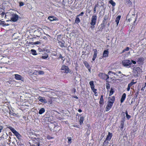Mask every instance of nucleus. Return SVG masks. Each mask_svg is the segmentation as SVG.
<instances>
[{"label":"nucleus","mask_w":146,"mask_h":146,"mask_svg":"<svg viewBox=\"0 0 146 146\" xmlns=\"http://www.w3.org/2000/svg\"><path fill=\"white\" fill-rule=\"evenodd\" d=\"M29 143L31 146H39L42 144V140L40 138H35L31 140Z\"/></svg>","instance_id":"obj_1"},{"label":"nucleus","mask_w":146,"mask_h":146,"mask_svg":"<svg viewBox=\"0 0 146 146\" xmlns=\"http://www.w3.org/2000/svg\"><path fill=\"white\" fill-rule=\"evenodd\" d=\"M7 127L10 129L11 131L15 134L18 139H19L21 137V135L14 128L11 126L8 127Z\"/></svg>","instance_id":"obj_2"},{"label":"nucleus","mask_w":146,"mask_h":146,"mask_svg":"<svg viewBox=\"0 0 146 146\" xmlns=\"http://www.w3.org/2000/svg\"><path fill=\"white\" fill-rule=\"evenodd\" d=\"M122 64L124 66H129L131 64V62L128 60H123L122 62Z\"/></svg>","instance_id":"obj_3"},{"label":"nucleus","mask_w":146,"mask_h":146,"mask_svg":"<svg viewBox=\"0 0 146 146\" xmlns=\"http://www.w3.org/2000/svg\"><path fill=\"white\" fill-rule=\"evenodd\" d=\"M97 16L96 15H93L90 24L91 25H95L96 24L97 19Z\"/></svg>","instance_id":"obj_4"},{"label":"nucleus","mask_w":146,"mask_h":146,"mask_svg":"<svg viewBox=\"0 0 146 146\" xmlns=\"http://www.w3.org/2000/svg\"><path fill=\"white\" fill-rule=\"evenodd\" d=\"M61 70L62 72L65 73H68L70 71L68 67L66 66L63 65L62 66L61 68Z\"/></svg>","instance_id":"obj_5"},{"label":"nucleus","mask_w":146,"mask_h":146,"mask_svg":"<svg viewBox=\"0 0 146 146\" xmlns=\"http://www.w3.org/2000/svg\"><path fill=\"white\" fill-rule=\"evenodd\" d=\"M98 76L100 78L105 80H106L109 78L108 75L102 73H100L99 74Z\"/></svg>","instance_id":"obj_6"},{"label":"nucleus","mask_w":146,"mask_h":146,"mask_svg":"<svg viewBox=\"0 0 146 146\" xmlns=\"http://www.w3.org/2000/svg\"><path fill=\"white\" fill-rule=\"evenodd\" d=\"M18 15L16 14H12L11 17V20L13 22H16L18 19Z\"/></svg>","instance_id":"obj_7"},{"label":"nucleus","mask_w":146,"mask_h":146,"mask_svg":"<svg viewBox=\"0 0 146 146\" xmlns=\"http://www.w3.org/2000/svg\"><path fill=\"white\" fill-rule=\"evenodd\" d=\"M89 84L90 86V87L93 92L96 94V89L94 88V82L93 81H91L89 82Z\"/></svg>","instance_id":"obj_8"},{"label":"nucleus","mask_w":146,"mask_h":146,"mask_svg":"<svg viewBox=\"0 0 146 146\" xmlns=\"http://www.w3.org/2000/svg\"><path fill=\"white\" fill-rule=\"evenodd\" d=\"M141 69L139 67L133 68V72L136 75H137L140 72Z\"/></svg>","instance_id":"obj_9"},{"label":"nucleus","mask_w":146,"mask_h":146,"mask_svg":"<svg viewBox=\"0 0 146 146\" xmlns=\"http://www.w3.org/2000/svg\"><path fill=\"white\" fill-rule=\"evenodd\" d=\"M108 105L106 107V111H109L111 108L113 103L111 102H108Z\"/></svg>","instance_id":"obj_10"},{"label":"nucleus","mask_w":146,"mask_h":146,"mask_svg":"<svg viewBox=\"0 0 146 146\" xmlns=\"http://www.w3.org/2000/svg\"><path fill=\"white\" fill-rule=\"evenodd\" d=\"M15 78L17 80H21L22 81H24L23 78L19 74H15Z\"/></svg>","instance_id":"obj_11"},{"label":"nucleus","mask_w":146,"mask_h":146,"mask_svg":"<svg viewBox=\"0 0 146 146\" xmlns=\"http://www.w3.org/2000/svg\"><path fill=\"white\" fill-rule=\"evenodd\" d=\"M37 98L39 101L42 103H47V100L44 97L39 96Z\"/></svg>","instance_id":"obj_12"},{"label":"nucleus","mask_w":146,"mask_h":146,"mask_svg":"<svg viewBox=\"0 0 146 146\" xmlns=\"http://www.w3.org/2000/svg\"><path fill=\"white\" fill-rule=\"evenodd\" d=\"M94 51V55L93 56L92 60L93 61H94L95 59L97 56V55L98 53V52L96 49H94L93 50Z\"/></svg>","instance_id":"obj_13"},{"label":"nucleus","mask_w":146,"mask_h":146,"mask_svg":"<svg viewBox=\"0 0 146 146\" xmlns=\"http://www.w3.org/2000/svg\"><path fill=\"white\" fill-rule=\"evenodd\" d=\"M48 19L50 21H58V19L54 16H49L48 18Z\"/></svg>","instance_id":"obj_14"},{"label":"nucleus","mask_w":146,"mask_h":146,"mask_svg":"<svg viewBox=\"0 0 146 146\" xmlns=\"http://www.w3.org/2000/svg\"><path fill=\"white\" fill-rule=\"evenodd\" d=\"M33 74H38L40 75H43L44 74V71H42L39 70L38 71H35L33 72Z\"/></svg>","instance_id":"obj_15"},{"label":"nucleus","mask_w":146,"mask_h":146,"mask_svg":"<svg viewBox=\"0 0 146 146\" xmlns=\"http://www.w3.org/2000/svg\"><path fill=\"white\" fill-rule=\"evenodd\" d=\"M108 102H111V103H113L115 101V97L114 96H113L111 97H109L108 98Z\"/></svg>","instance_id":"obj_16"},{"label":"nucleus","mask_w":146,"mask_h":146,"mask_svg":"<svg viewBox=\"0 0 146 146\" xmlns=\"http://www.w3.org/2000/svg\"><path fill=\"white\" fill-rule=\"evenodd\" d=\"M126 96V94L125 93H124L122 95L121 99V103H123L125 100Z\"/></svg>","instance_id":"obj_17"},{"label":"nucleus","mask_w":146,"mask_h":146,"mask_svg":"<svg viewBox=\"0 0 146 146\" xmlns=\"http://www.w3.org/2000/svg\"><path fill=\"white\" fill-rule=\"evenodd\" d=\"M2 60L3 62L4 63H7V62L9 61V59L8 57H4L2 58Z\"/></svg>","instance_id":"obj_18"},{"label":"nucleus","mask_w":146,"mask_h":146,"mask_svg":"<svg viewBox=\"0 0 146 146\" xmlns=\"http://www.w3.org/2000/svg\"><path fill=\"white\" fill-rule=\"evenodd\" d=\"M112 136V134L110 132L108 133V134L106 139V140L110 141L111 139Z\"/></svg>","instance_id":"obj_19"},{"label":"nucleus","mask_w":146,"mask_h":146,"mask_svg":"<svg viewBox=\"0 0 146 146\" xmlns=\"http://www.w3.org/2000/svg\"><path fill=\"white\" fill-rule=\"evenodd\" d=\"M121 16L120 15H118L116 17V20H115V22L116 23L117 25V26L118 25V24L119 22V21L121 18Z\"/></svg>","instance_id":"obj_20"},{"label":"nucleus","mask_w":146,"mask_h":146,"mask_svg":"<svg viewBox=\"0 0 146 146\" xmlns=\"http://www.w3.org/2000/svg\"><path fill=\"white\" fill-rule=\"evenodd\" d=\"M84 120V117L83 116L80 117L79 119V123L80 125H82Z\"/></svg>","instance_id":"obj_21"},{"label":"nucleus","mask_w":146,"mask_h":146,"mask_svg":"<svg viewBox=\"0 0 146 146\" xmlns=\"http://www.w3.org/2000/svg\"><path fill=\"white\" fill-rule=\"evenodd\" d=\"M48 57V55L46 53H44L41 56V58L43 59L47 58Z\"/></svg>","instance_id":"obj_22"},{"label":"nucleus","mask_w":146,"mask_h":146,"mask_svg":"<svg viewBox=\"0 0 146 146\" xmlns=\"http://www.w3.org/2000/svg\"><path fill=\"white\" fill-rule=\"evenodd\" d=\"M109 52L107 50H105L103 53V56L104 57H107L108 56Z\"/></svg>","instance_id":"obj_23"},{"label":"nucleus","mask_w":146,"mask_h":146,"mask_svg":"<svg viewBox=\"0 0 146 146\" xmlns=\"http://www.w3.org/2000/svg\"><path fill=\"white\" fill-rule=\"evenodd\" d=\"M134 81L135 80L134 79L132 80L131 82L128 85L131 87L134 84H136L137 82H134Z\"/></svg>","instance_id":"obj_24"},{"label":"nucleus","mask_w":146,"mask_h":146,"mask_svg":"<svg viewBox=\"0 0 146 146\" xmlns=\"http://www.w3.org/2000/svg\"><path fill=\"white\" fill-rule=\"evenodd\" d=\"M45 111L44 109L43 108H41L39 111V113L40 114H41L44 113Z\"/></svg>","instance_id":"obj_25"},{"label":"nucleus","mask_w":146,"mask_h":146,"mask_svg":"<svg viewBox=\"0 0 146 146\" xmlns=\"http://www.w3.org/2000/svg\"><path fill=\"white\" fill-rule=\"evenodd\" d=\"M104 103V100L103 98V96L102 95L100 99L99 103L100 104H103Z\"/></svg>","instance_id":"obj_26"},{"label":"nucleus","mask_w":146,"mask_h":146,"mask_svg":"<svg viewBox=\"0 0 146 146\" xmlns=\"http://www.w3.org/2000/svg\"><path fill=\"white\" fill-rule=\"evenodd\" d=\"M144 59L143 58H139L137 59V62L140 63L143 62Z\"/></svg>","instance_id":"obj_27"},{"label":"nucleus","mask_w":146,"mask_h":146,"mask_svg":"<svg viewBox=\"0 0 146 146\" xmlns=\"http://www.w3.org/2000/svg\"><path fill=\"white\" fill-rule=\"evenodd\" d=\"M84 64L86 66L88 69H89L90 68V67L88 63L86 62H84Z\"/></svg>","instance_id":"obj_28"},{"label":"nucleus","mask_w":146,"mask_h":146,"mask_svg":"<svg viewBox=\"0 0 146 146\" xmlns=\"http://www.w3.org/2000/svg\"><path fill=\"white\" fill-rule=\"evenodd\" d=\"M109 3L111 4L113 6H114L115 5V3L112 0H110L109 1Z\"/></svg>","instance_id":"obj_29"},{"label":"nucleus","mask_w":146,"mask_h":146,"mask_svg":"<svg viewBox=\"0 0 146 146\" xmlns=\"http://www.w3.org/2000/svg\"><path fill=\"white\" fill-rule=\"evenodd\" d=\"M67 139L68 140V143L69 144H70L72 142V138L71 137H68Z\"/></svg>","instance_id":"obj_30"},{"label":"nucleus","mask_w":146,"mask_h":146,"mask_svg":"<svg viewBox=\"0 0 146 146\" xmlns=\"http://www.w3.org/2000/svg\"><path fill=\"white\" fill-rule=\"evenodd\" d=\"M114 92V91L113 89L112 88H111V90L110 91V93L109 94V96H111L112 95L113 93Z\"/></svg>","instance_id":"obj_31"},{"label":"nucleus","mask_w":146,"mask_h":146,"mask_svg":"<svg viewBox=\"0 0 146 146\" xmlns=\"http://www.w3.org/2000/svg\"><path fill=\"white\" fill-rule=\"evenodd\" d=\"M80 19L77 16V17L76 18L75 22L76 23H78L80 22Z\"/></svg>","instance_id":"obj_32"},{"label":"nucleus","mask_w":146,"mask_h":146,"mask_svg":"<svg viewBox=\"0 0 146 146\" xmlns=\"http://www.w3.org/2000/svg\"><path fill=\"white\" fill-rule=\"evenodd\" d=\"M31 51L33 54L34 55H36L37 54H36V51L35 50L33 49H32Z\"/></svg>","instance_id":"obj_33"},{"label":"nucleus","mask_w":146,"mask_h":146,"mask_svg":"<svg viewBox=\"0 0 146 146\" xmlns=\"http://www.w3.org/2000/svg\"><path fill=\"white\" fill-rule=\"evenodd\" d=\"M108 141H105L103 143V146H108Z\"/></svg>","instance_id":"obj_34"},{"label":"nucleus","mask_w":146,"mask_h":146,"mask_svg":"<svg viewBox=\"0 0 146 146\" xmlns=\"http://www.w3.org/2000/svg\"><path fill=\"white\" fill-rule=\"evenodd\" d=\"M129 49V48L128 47H127L126 48L123 49V50L122 51L121 53H123L124 52L126 51H128Z\"/></svg>","instance_id":"obj_35"},{"label":"nucleus","mask_w":146,"mask_h":146,"mask_svg":"<svg viewBox=\"0 0 146 146\" xmlns=\"http://www.w3.org/2000/svg\"><path fill=\"white\" fill-rule=\"evenodd\" d=\"M59 44L61 47H62L64 46V44L61 42H59Z\"/></svg>","instance_id":"obj_36"},{"label":"nucleus","mask_w":146,"mask_h":146,"mask_svg":"<svg viewBox=\"0 0 146 146\" xmlns=\"http://www.w3.org/2000/svg\"><path fill=\"white\" fill-rule=\"evenodd\" d=\"M13 82L12 80H9L6 82V83L7 84H10L12 83Z\"/></svg>","instance_id":"obj_37"},{"label":"nucleus","mask_w":146,"mask_h":146,"mask_svg":"<svg viewBox=\"0 0 146 146\" xmlns=\"http://www.w3.org/2000/svg\"><path fill=\"white\" fill-rule=\"evenodd\" d=\"M19 6L20 7L23 6L24 5V3L22 2H19Z\"/></svg>","instance_id":"obj_38"},{"label":"nucleus","mask_w":146,"mask_h":146,"mask_svg":"<svg viewBox=\"0 0 146 146\" xmlns=\"http://www.w3.org/2000/svg\"><path fill=\"white\" fill-rule=\"evenodd\" d=\"M60 58H61L62 60H63V61L64 60V59H63V56L61 55V54H60L59 55V57Z\"/></svg>","instance_id":"obj_39"},{"label":"nucleus","mask_w":146,"mask_h":146,"mask_svg":"<svg viewBox=\"0 0 146 146\" xmlns=\"http://www.w3.org/2000/svg\"><path fill=\"white\" fill-rule=\"evenodd\" d=\"M108 19V17L107 16L105 15L104 17V21H106V20H107Z\"/></svg>","instance_id":"obj_40"},{"label":"nucleus","mask_w":146,"mask_h":146,"mask_svg":"<svg viewBox=\"0 0 146 146\" xmlns=\"http://www.w3.org/2000/svg\"><path fill=\"white\" fill-rule=\"evenodd\" d=\"M84 14V13L83 12H82L80 14L77 16V17L79 16H82Z\"/></svg>","instance_id":"obj_41"},{"label":"nucleus","mask_w":146,"mask_h":146,"mask_svg":"<svg viewBox=\"0 0 146 146\" xmlns=\"http://www.w3.org/2000/svg\"><path fill=\"white\" fill-rule=\"evenodd\" d=\"M6 24L4 21H3L1 22V24L3 26H5Z\"/></svg>","instance_id":"obj_42"},{"label":"nucleus","mask_w":146,"mask_h":146,"mask_svg":"<svg viewBox=\"0 0 146 146\" xmlns=\"http://www.w3.org/2000/svg\"><path fill=\"white\" fill-rule=\"evenodd\" d=\"M40 43V42L39 41H37V42H34V44H39Z\"/></svg>","instance_id":"obj_43"},{"label":"nucleus","mask_w":146,"mask_h":146,"mask_svg":"<svg viewBox=\"0 0 146 146\" xmlns=\"http://www.w3.org/2000/svg\"><path fill=\"white\" fill-rule=\"evenodd\" d=\"M130 87H131V86H129L128 85L127 88V91H129L130 89Z\"/></svg>","instance_id":"obj_44"},{"label":"nucleus","mask_w":146,"mask_h":146,"mask_svg":"<svg viewBox=\"0 0 146 146\" xmlns=\"http://www.w3.org/2000/svg\"><path fill=\"white\" fill-rule=\"evenodd\" d=\"M126 117H127V118L128 119H129L130 117H131V116L129 115H126Z\"/></svg>","instance_id":"obj_45"},{"label":"nucleus","mask_w":146,"mask_h":146,"mask_svg":"<svg viewBox=\"0 0 146 146\" xmlns=\"http://www.w3.org/2000/svg\"><path fill=\"white\" fill-rule=\"evenodd\" d=\"M106 88L107 89H110V86L109 84H108V85H107Z\"/></svg>","instance_id":"obj_46"},{"label":"nucleus","mask_w":146,"mask_h":146,"mask_svg":"<svg viewBox=\"0 0 146 146\" xmlns=\"http://www.w3.org/2000/svg\"><path fill=\"white\" fill-rule=\"evenodd\" d=\"M131 63L132 62L133 64H135L136 63V61L133 60H131Z\"/></svg>","instance_id":"obj_47"},{"label":"nucleus","mask_w":146,"mask_h":146,"mask_svg":"<svg viewBox=\"0 0 146 146\" xmlns=\"http://www.w3.org/2000/svg\"><path fill=\"white\" fill-rule=\"evenodd\" d=\"M3 127L2 126H0V133L1 132V130L3 129Z\"/></svg>","instance_id":"obj_48"},{"label":"nucleus","mask_w":146,"mask_h":146,"mask_svg":"<svg viewBox=\"0 0 146 146\" xmlns=\"http://www.w3.org/2000/svg\"><path fill=\"white\" fill-rule=\"evenodd\" d=\"M94 25H92V26L90 27L92 30H93L94 28Z\"/></svg>","instance_id":"obj_49"},{"label":"nucleus","mask_w":146,"mask_h":146,"mask_svg":"<svg viewBox=\"0 0 146 146\" xmlns=\"http://www.w3.org/2000/svg\"><path fill=\"white\" fill-rule=\"evenodd\" d=\"M145 86H144V87H143L141 89V90H144V89L145 88Z\"/></svg>","instance_id":"obj_50"},{"label":"nucleus","mask_w":146,"mask_h":146,"mask_svg":"<svg viewBox=\"0 0 146 146\" xmlns=\"http://www.w3.org/2000/svg\"><path fill=\"white\" fill-rule=\"evenodd\" d=\"M78 111L79 112H81L82 111V110L81 109H79L78 110Z\"/></svg>","instance_id":"obj_51"},{"label":"nucleus","mask_w":146,"mask_h":146,"mask_svg":"<svg viewBox=\"0 0 146 146\" xmlns=\"http://www.w3.org/2000/svg\"><path fill=\"white\" fill-rule=\"evenodd\" d=\"M125 114H126V115H128V113H127V111H126V112H125Z\"/></svg>","instance_id":"obj_52"},{"label":"nucleus","mask_w":146,"mask_h":146,"mask_svg":"<svg viewBox=\"0 0 146 146\" xmlns=\"http://www.w3.org/2000/svg\"><path fill=\"white\" fill-rule=\"evenodd\" d=\"M19 145H20V146H23L24 145H23V144H19Z\"/></svg>","instance_id":"obj_53"},{"label":"nucleus","mask_w":146,"mask_h":146,"mask_svg":"<svg viewBox=\"0 0 146 146\" xmlns=\"http://www.w3.org/2000/svg\"><path fill=\"white\" fill-rule=\"evenodd\" d=\"M74 97L75 98H76V99H78V97L77 96H74Z\"/></svg>","instance_id":"obj_54"},{"label":"nucleus","mask_w":146,"mask_h":146,"mask_svg":"<svg viewBox=\"0 0 146 146\" xmlns=\"http://www.w3.org/2000/svg\"><path fill=\"white\" fill-rule=\"evenodd\" d=\"M9 25L8 24V23H7V24H6L5 25V26H8Z\"/></svg>","instance_id":"obj_55"},{"label":"nucleus","mask_w":146,"mask_h":146,"mask_svg":"<svg viewBox=\"0 0 146 146\" xmlns=\"http://www.w3.org/2000/svg\"><path fill=\"white\" fill-rule=\"evenodd\" d=\"M94 12L95 13V12L96 11V9L95 7L94 8Z\"/></svg>","instance_id":"obj_56"},{"label":"nucleus","mask_w":146,"mask_h":146,"mask_svg":"<svg viewBox=\"0 0 146 146\" xmlns=\"http://www.w3.org/2000/svg\"><path fill=\"white\" fill-rule=\"evenodd\" d=\"M111 71H109V72H108V74H110V73H111Z\"/></svg>","instance_id":"obj_57"},{"label":"nucleus","mask_w":146,"mask_h":146,"mask_svg":"<svg viewBox=\"0 0 146 146\" xmlns=\"http://www.w3.org/2000/svg\"><path fill=\"white\" fill-rule=\"evenodd\" d=\"M121 72L120 71H119V74H121Z\"/></svg>","instance_id":"obj_58"},{"label":"nucleus","mask_w":146,"mask_h":146,"mask_svg":"<svg viewBox=\"0 0 146 146\" xmlns=\"http://www.w3.org/2000/svg\"><path fill=\"white\" fill-rule=\"evenodd\" d=\"M128 20V21H129V22H130V19H129Z\"/></svg>","instance_id":"obj_59"},{"label":"nucleus","mask_w":146,"mask_h":146,"mask_svg":"<svg viewBox=\"0 0 146 146\" xmlns=\"http://www.w3.org/2000/svg\"><path fill=\"white\" fill-rule=\"evenodd\" d=\"M45 38H46V37H45V36L44 37V39H45Z\"/></svg>","instance_id":"obj_60"},{"label":"nucleus","mask_w":146,"mask_h":146,"mask_svg":"<svg viewBox=\"0 0 146 146\" xmlns=\"http://www.w3.org/2000/svg\"><path fill=\"white\" fill-rule=\"evenodd\" d=\"M145 86H146V83H145Z\"/></svg>","instance_id":"obj_61"},{"label":"nucleus","mask_w":146,"mask_h":146,"mask_svg":"<svg viewBox=\"0 0 146 146\" xmlns=\"http://www.w3.org/2000/svg\"><path fill=\"white\" fill-rule=\"evenodd\" d=\"M112 146H115V145H113Z\"/></svg>","instance_id":"obj_62"},{"label":"nucleus","mask_w":146,"mask_h":146,"mask_svg":"<svg viewBox=\"0 0 146 146\" xmlns=\"http://www.w3.org/2000/svg\"><path fill=\"white\" fill-rule=\"evenodd\" d=\"M3 14V15H5V17L6 16V15H5V14H4H4Z\"/></svg>","instance_id":"obj_63"},{"label":"nucleus","mask_w":146,"mask_h":146,"mask_svg":"<svg viewBox=\"0 0 146 146\" xmlns=\"http://www.w3.org/2000/svg\"><path fill=\"white\" fill-rule=\"evenodd\" d=\"M56 127H55L54 128V129H55V128H56Z\"/></svg>","instance_id":"obj_64"}]
</instances>
